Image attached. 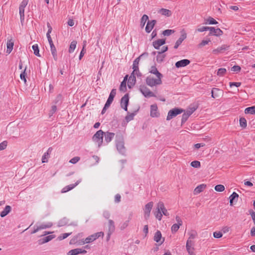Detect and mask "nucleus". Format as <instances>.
<instances>
[{
  "instance_id": "obj_1",
  "label": "nucleus",
  "mask_w": 255,
  "mask_h": 255,
  "mask_svg": "<svg viewBox=\"0 0 255 255\" xmlns=\"http://www.w3.org/2000/svg\"><path fill=\"white\" fill-rule=\"evenodd\" d=\"M136 58L133 63L132 69L133 71L130 77L128 78V88H130L133 86L136 83V78L140 76V74L138 71V62L140 57Z\"/></svg>"
},
{
  "instance_id": "obj_2",
  "label": "nucleus",
  "mask_w": 255,
  "mask_h": 255,
  "mask_svg": "<svg viewBox=\"0 0 255 255\" xmlns=\"http://www.w3.org/2000/svg\"><path fill=\"white\" fill-rule=\"evenodd\" d=\"M162 76H159L150 75L146 77V83L151 87L160 85L162 84Z\"/></svg>"
},
{
  "instance_id": "obj_3",
  "label": "nucleus",
  "mask_w": 255,
  "mask_h": 255,
  "mask_svg": "<svg viewBox=\"0 0 255 255\" xmlns=\"http://www.w3.org/2000/svg\"><path fill=\"white\" fill-rule=\"evenodd\" d=\"M104 132L102 130L97 131L92 137L93 141L100 147L103 141V135Z\"/></svg>"
},
{
  "instance_id": "obj_4",
  "label": "nucleus",
  "mask_w": 255,
  "mask_h": 255,
  "mask_svg": "<svg viewBox=\"0 0 255 255\" xmlns=\"http://www.w3.org/2000/svg\"><path fill=\"white\" fill-rule=\"evenodd\" d=\"M153 206V202H149L144 206L143 208V217L145 220H148L150 215L151 211Z\"/></svg>"
},
{
  "instance_id": "obj_5",
  "label": "nucleus",
  "mask_w": 255,
  "mask_h": 255,
  "mask_svg": "<svg viewBox=\"0 0 255 255\" xmlns=\"http://www.w3.org/2000/svg\"><path fill=\"white\" fill-rule=\"evenodd\" d=\"M187 33L184 29L180 31V36L175 42L174 48H178L182 42L187 38Z\"/></svg>"
},
{
  "instance_id": "obj_6",
  "label": "nucleus",
  "mask_w": 255,
  "mask_h": 255,
  "mask_svg": "<svg viewBox=\"0 0 255 255\" xmlns=\"http://www.w3.org/2000/svg\"><path fill=\"white\" fill-rule=\"evenodd\" d=\"M28 1V0H22L19 7V12L21 23H22L24 20V8L27 5Z\"/></svg>"
},
{
  "instance_id": "obj_7",
  "label": "nucleus",
  "mask_w": 255,
  "mask_h": 255,
  "mask_svg": "<svg viewBox=\"0 0 255 255\" xmlns=\"http://www.w3.org/2000/svg\"><path fill=\"white\" fill-rule=\"evenodd\" d=\"M183 112V110L180 109L175 108L170 110L168 113L166 118L167 121H169L174 117H176L177 115L182 113Z\"/></svg>"
},
{
  "instance_id": "obj_8",
  "label": "nucleus",
  "mask_w": 255,
  "mask_h": 255,
  "mask_svg": "<svg viewBox=\"0 0 255 255\" xmlns=\"http://www.w3.org/2000/svg\"><path fill=\"white\" fill-rule=\"evenodd\" d=\"M194 243L193 241H190V240H187L186 244V250L189 255H195L194 253Z\"/></svg>"
},
{
  "instance_id": "obj_9",
  "label": "nucleus",
  "mask_w": 255,
  "mask_h": 255,
  "mask_svg": "<svg viewBox=\"0 0 255 255\" xmlns=\"http://www.w3.org/2000/svg\"><path fill=\"white\" fill-rule=\"evenodd\" d=\"M140 91L145 97H155L154 94L145 86H141L140 87Z\"/></svg>"
},
{
  "instance_id": "obj_10",
  "label": "nucleus",
  "mask_w": 255,
  "mask_h": 255,
  "mask_svg": "<svg viewBox=\"0 0 255 255\" xmlns=\"http://www.w3.org/2000/svg\"><path fill=\"white\" fill-rule=\"evenodd\" d=\"M150 116L152 118H158L159 117L160 113L156 104H153L150 106Z\"/></svg>"
},
{
  "instance_id": "obj_11",
  "label": "nucleus",
  "mask_w": 255,
  "mask_h": 255,
  "mask_svg": "<svg viewBox=\"0 0 255 255\" xmlns=\"http://www.w3.org/2000/svg\"><path fill=\"white\" fill-rule=\"evenodd\" d=\"M103 236L104 233L102 232L95 233L86 238V243L87 244L92 243L99 238L100 237Z\"/></svg>"
},
{
  "instance_id": "obj_12",
  "label": "nucleus",
  "mask_w": 255,
  "mask_h": 255,
  "mask_svg": "<svg viewBox=\"0 0 255 255\" xmlns=\"http://www.w3.org/2000/svg\"><path fill=\"white\" fill-rule=\"evenodd\" d=\"M175 220L177 223L173 224L171 229V232L173 233H176L180 227L182 225V220L179 216H176L175 217Z\"/></svg>"
},
{
  "instance_id": "obj_13",
  "label": "nucleus",
  "mask_w": 255,
  "mask_h": 255,
  "mask_svg": "<svg viewBox=\"0 0 255 255\" xmlns=\"http://www.w3.org/2000/svg\"><path fill=\"white\" fill-rule=\"evenodd\" d=\"M167 49H165L164 50H163L161 51L152 52V54L153 55H156V61L158 62H161L163 61V59L165 57V55L164 54V53L165 51H166Z\"/></svg>"
},
{
  "instance_id": "obj_14",
  "label": "nucleus",
  "mask_w": 255,
  "mask_h": 255,
  "mask_svg": "<svg viewBox=\"0 0 255 255\" xmlns=\"http://www.w3.org/2000/svg\"><path fill=\"white\" fill-rule=\"evenodd\" d=\"M117 148L119 152L121 153L122 154H126V148L124 146V143L122 139L117 141Z\"/></svg>"
},
{
  "instance_id": "obj_15",
  "label": "nucleus",
  "mask_w": 255,
  "mask_h": 255,
  "mask_svg": "<svg viewBox=\"0 0 255 255\" xmlns=\"http://www.w3.org/2000/svg\"><path fill=\"white\" fill-rule=\"evenodd\" d=\"M161 205V202H159L156 205L155 211L154 212V215L157 219L161 221L162 217V211L159 208V206Z\"/></svg>"
},
{
  "instance_id": "obj_16",
  "label": "nucleus",
  "mask_w": 255,
  "mask_h": 255,
  "mask_svg": "<svg viewBox=\"0 0 255 255\" xmlns=\"http://www.w3.org/2000/svg\"><path fill=\"white\" fill-rule=\"evenodd\" d=\"M223 91L218 88H213L211 91V97L213 98H219L222 96Z\"/></svg>"
},
{
  "instance_id": "obj_17",
  "label": "nucleus",
  "mask_w": 255,
  "mask_h": 255,
  "mask_svg": "<svg viewBox=\"0 0 255 255\" xmlns=\"http://www.w3.org/2000/svg\"><path fill=\"white\" fill-rule=\"evenodd\" d=\"M154 241L159 245H161L164 241V238L162 237V235L159 231H157L154 236Z\"/></svg>"
},
{
  "instance_id": "obj_18",
  "label": "nucleus",
  "mask_w": 255,
  "mask_h": 255,
  "mask_svg": "<svg viewBox=\"0 0 255 255\" xmlns=\"http://www.w3.org/2000/svg\"><path fill=\"white\" fill-rule=\"evenodd\" d=\"M121 108L125 111H128V94H126L121 100L120 102Z\"/></svg>"
},
{
  "instance_id": "obj_19",
  "label": "nucleus",
  "mask_w": 255,
  "mask_h": 255,
  "mask_svg": "<svg viewBox=\"0 0 255 255\" xmlns=\"http://www.w3.org/2000/svg\"><path fill=\"white\" fill-rule=\"evenodd\" d=\"M116 95V90L115 89H113L112 90L109 97L106 102V107H110L111 104L112 103L114 98Z\"/></svg>"
},
{
  "instance_id": "obj_20",
  "label": "nucleus",
  "mask_w": 255,
  "mask_h": 255,
  "mask_svg": "<svg viewBox=\"0 0 255 255\" xmlns=\"http://www.w3.org/2000/svg\"><path fill=\"white\" fill-rule=\"evenodd\" d=\"M156 23V21L155 20H148L145 28L146 32L149 33L153 28Z\"/></svg>"
},
{
  "instance_id": "obj_21",
  "label": "nucleus",
  "mask_w": 255,
  "mask_h": 255,
  "mask_svg": "<svg viewBox=\"0 0 255 255\" xmlns=\"http://www.w3.org/2000/svg\"><path fill=\"white\" fill-rule=\"evenodd\" d=\"M87 253V251L82 249H75L71 250L67 253L68 255H77L79 254H85Z\"/></svg>"
},
{
  "instance_id": "obj_22",
  "label": "nucleus",
  "mask_w": 255,
  "mask_h": 255,
  "mask_svg": "<svg viewBox=\"0 0 255 255\" xmlns=\"http://www.w3.org/2000/svg\"><path fill=\"white\" fill-rule=\"evenodd\" d=\"M194 108L191 109L187 110L185 113L182 115L181 122L182 123H185L188 119L189 117L195 111Z\"/></svg>"
},
{
  "instance_id": "obj_23",
  "label": "nucleus",
  "mask_w": 255,
  "mask_h": 255,
  "mask_svg": "<svg viewBox=\"0 0 255 255\" xmlns=\"http://www.w3.org/2000/svg\"><path fill=\"white\" fill-rule=\"evenodd\" d=\"M223 34V31L219 28L212 27V30L209 32L210 35L219 36Z\"/></svg>"
},
{
  "instance_id": "obj_24",
  "label": "nucleus",
  "mask_w": 255,
  "mask_h": 255,
  "mask_svg": "<svg viewBox=\"0 0 255 255\" xmlns=\"http://www.w3.org/2000/svg\"><path fill=\"white\" fill-rule=\"evenodd\" d=\"M128 80V75L124 77V80L122 82L119 90L122 92H125L127 91V81Z\"/></svg>"
},
{
  "instance_id": "obj_25",
  "label": "nucleus",
  "mask_w": 255,
  "mask_h": 255,
  "mask_svg": "<svg viewBox=\"0 0 255 255\" xmlns=\"http://www.w3.org/2000/svg\"><path fill=\"white\" fill-rule=\"evenodd\" d=\"M190 63V61L188 59H183L180 61H177L175 63V66L177 68L183 67Z\"/></svg>"
},
{
  "instance_id": "obj_26",
  "label": "nucleus",
  "mask_w": 255,
  "mask_h": 255,
  "mask_svg": "<svg viewBox=\"0 0 255 255\" xmlns=\"http://www.w3.org/2000/svg\"><path fill=\"white\" fill-rule=\"evenodd\" d=\"M54 237L55 236L53 235H49L47 237H45L38 241L39 244H43L47 243L52 240L54 238Z\"/></svg>"
},
{
  "instance_id": "obj_27",
  "label": "nucleus",
  "mask_w": 255,
  "mask_h": 255,
  "mask_svg": "<svg viewBox=\"0 0 255 255\" xmlns=\"http://www.w3.org/2000/svg\"><path fill=\"white\" fill-rule=\"evenodd\" d=\"M158 12L162 15L167 17L170 16L172 14V12L171 10L165 8L160 9L158 11Z\"/></svg>"
},
{
  "instance_id": "obj_28",
  "label": "nucleus",
  "mask_w": 255,
  "mask_h": 255,
  "mask_svg": "<svg viewBox=\"0 0 255 255\" xmlns=\"http://www.w3.org/2000/svg\"><path fill=\"white\" fill-rule=\"evenodd\" d=\"M11 207L9 205H6L4 209L0 212V217L2 218L4 217L11 211Z\"/></svg>"
},
{
  "instance_id": "obj_29",
  "label": "nucleus",
  "mask_w": 255,
  "mask_h": 255,
  "mask_svg": "<svg viewBox=\"0 0 255 255\" xmlns=\"http://www.w3.org/2000/svg\"><path fill=\"white\" fill-rule=\"evenodd\" d=\"M206 185L202 184L198 185L194 190V194L197 195L202 192L206 188Z\"/></svg>"
},
{
  "instance_id": "obj_30",
  "label": "nucleus",
  "mask_w": 255,
  "mask_h": 255,
  "mask_svg": "<svg viewBox=\"0 0 255 255\" xmlns=\"http://www.w3.org/2000/svg\"><path fill=\"white\" fill-rule=\"evenodd\" d=\"M165 42L164 39H160L153 42V46L154 48H159L160 46L163 45Z\"/></svg>"
},
{
  "instance_id": "obj_31",
  "label": "nucleus",
  "mask_w": 255,
  "mask_h": 255,
  "mask_svg": "<svg viewBox=\"0 0 255 255\" xmlns=\"http://www.w3.org/2000/svg\"><path fill=\"white\" fill-rule=\"evenodd\" d=\"M115 133L113 132H107L105 133V139L107 142H110L114 138Z\"/></svg>"
},
{
  "instance_id": "obj_32",
  "label": "nucleus",
  "mask_w": 255,
  "mask_h": 255,
  "mask_svg": "<svg viewBox=\"0 0 255 255\" xmlns=\"http://www.w3.org/2000/svg\"><path fill=\"white\" fill-rule=\"evenodd\" d=\"M149 72L151 74V75L159 76H162V75L158 71L155 66H151L149 69Z\"/></svg>"
},
{
  "instance_id": "obj_33",
  "label": "nucleus",
  "mask_w": 255,
  "mask_h": 255,
  "mask_svg": "<svg viewBox=\"0 0 255 255\" xmlns=\"http://www.w3.org/2000/svg\"><path fill=\"white\" fill-rule=\"evenodd\" d=\"M238 197H239V195L237 193H236L235 192H233L232 193V194H231L230 196V197H229L230 204L231 206L233 205L234 201H235L236 200H237Z\"/></svg>"
},
{
  "instance_id": "obj_34",
  "label": "nucleus",
  "mask_w": 255,
  "mask_h": 255,
  "mask_svg": "<svg viewBox=\"0 0 255 255\" xmlns=\"http://www.w3.org/2000/svg\"><path fill=\"white\" fill-rule=\"evenodd\" d=\"M115 230V226L114 222L111 220H109V236H111V234Z\"/></svg>"
},
{
  "instance_id": "obj_35",
  "label": "nucleus",
  "mask_w": 255,
  "mask_h": 255,
  "mask_svg": "<svg viewBox=\"0 0 255 255\" xmlns=\"http://www.w3.org/2000/svg\"><path fill=\"white\" fill-rule=\"evenodd\" d=\"M148 21V16L146 14H144L140 19V26L143 27L146 22Z\"/></svg>"
},
{
  "instance_id": "obj_36",
  "label": "nucleus",
  "mask_w": 255,
  "mask_h": 255,
  "mask_svg": "<svg viewBox=\"0 0 255 255\" xmlns=\"http://www.w3.org/2000/svg\"><path fill=\"white\" fill-rule=\"evenodd\" d=\"M159 208L162 211V215H164L166 216H169V214L167 210L165 208L164 203L162 202H161V205L159 206Z\"/></svg>"
},
{
  "instance_id": "obj_37",
  "label": "nucleus",
  "mask_w": 255,
  "mask_h": 255,
  "mask_svg": "<svg viewBox=\"0 0 255 255\" xmlns=\"http://www.w3.org/2000/svg\"><path fill=\"white\" fill-rule=\"evenodd\" d=\"M245 113L246 114H255V106H252L246 108L245 110Z\"/></svg>"
},
{
  "instance_id": "obj_38",
  "label": "nucleus",
  "mask_w": 255,
  "mask_h": 255,
  "mask_svg": "<svg viewBox=\"0 0 255 255\" xmlns=\"http://www.w3.org/2000/svg\"><path fill=\"white\" fill-rule=\"evenodd\" d=\"M205 24H218V22L213 17H209L206 20Z\"/></svg>"
},
{
  "instance_id": "obj_39",
  "label": "nucleus",
  "mask_w": 255,
  "mask_h": 255,
  "mask_svg": "<svg viewBox=\"0 0 255 255\" xmlns=\"http://www.w3.org/2000/svg\"><path fill=\"white\" fill-rule=\"evenodd\" d=\"M50 150V148H49L48 151L44 153L42 157V163L47 162L48 161V158H49V151Z\"/></svg>"
},
{
  "instance_id": "obj_40",
  "label": "nucleus",
  "mask_w": 255,
  "mask_h": 255,
  "mask_svg": "<svg viewBox=\"0 0 255 255\" xmlns=\"http://www.w3.org/2000/svg\"><path fill=\"white\" fill-rule=\"evenodd\" d=\"M211 44V41L209 39H206L203 40L201 43L199 44V46L201 47H203L206 45H210Z\"/></svg>"
},
{
  "instance_id": "obj_41",
  "label": "nucleus",
  "mask_w": 255,
  "mask_h": 255,
  "mask_svg": "<svg viewBox=\"0 0 255 255\" xmlns=\"http://www.w3.org/2000/svg\"><path fill=\"white\" fill-rule=\"evenodd\" d=\"M240 126L243 128H245L247 127V121L244 118H241L240 119Z\"/></svg>"
},
{
  "instance_id": "obj_42",
  "label": "nucleus",
  "mask_w": 255,
  "mask_h": 255,
  "mask_svg": "<svg viewBox=\"0 0 255 255\" xmlns=\"http://www.w3.org/2000/svg\"><path fill=\"white\" fill-rule=\"evenodd\" d=\"M227 70L225 68H221L218 70L217 74L219 76H223L226 73Z\"/></svg>"
},
{
  "instance_id": "obj_43",
  "label": "nucleus",
  "mask_w": 255,
  "mask_h": 255,
  "mask_svg": "<svg viewBox=\"0 0 255 255\" xmlns=\"http://www.w3.org/2000/svg\"><path fill=\"white\" fill-rule=\"evenodd\" d=\"M225 186L222 184H219L215 187V190L217 192H223L225 190Z\"/></svg>"
},
{
  "instance_id": "obj_44",
  "label": "nucleus",
  "mask_w": 255,
  "mask_h": 255,
  "mask_svg": "<svg viewBox=\"0 0 255 255\" xmlns=\"http://www.w3.org/2000/svg\"><path fill=\"white\" fill-rule=\"evenodd\" d=\"M175 31L172 29H166L162 32V34L164 36H169L171 35L172 34L174 33Z\"/></svg>"
},
{
  "instance_id": "obj_45",
  "label": "nucleus",
  "mask_w": 255,
  "mask_h": 255,
  "mask_svg": "<svg viewBox=\"0 0 255 255\" xmlns=\"http://www.w3.org/2000/svg\"><path fill=\"white\" fill-rule=\"evenodd\" d=\"M191 166L194 168H200L201 167L200 162L195 160L191 162Z\"/></svg>"
},
{
  "instance_id": "obj_46",
  "label": "nucleus",
  "mask_w": 255,
  "mask_h": 255,
  "mask_svg": "<svg viewBox=\"0 0 255 255\" xmlns=\"http://www.w3.org/2000/svg\"><path fill=\"white\" fill-rule=\"evenodd\" d=\"M196 236V232L192 231L189 233V237L188 240H190V241H192L193 239L195 238Z\"/></svg>"
},
{
  "instance_id": "obj_47",
  "label": "nucleus",
  "mask_w": 255,
  "mask_h": 255,
  "mask_svg": "<svg viewBox=\"0 0 255 255\" xmlns=\"http://www.w3.org/2000/svg\"><path fill=\"white\" fill-rule=\"evenodd\" d=\"M52 223H48L47 224H42L40 226H39L38 227L40 230H42V229L50 228L52 226Z\"/></svg>"
},
{
  "instance_id": "obj_48",
  "label": "nucleus",
  "mask_w": 255,
  "mask_h": 255,
  "mask_svg": "<svg viewBox=\"0 0 255 255\" xmlns=\"http://www.w3.org/2000/svg\"><path fill=\"white\" fill-rule=\"evenodd\" d=\"M72 234V233H64V234H62V235H61L60 236H59L58 237V239L59 240H64L66 238H67L69 236H70L71 234Z\"/></svg>"
},
{
  "instance_id": "obj_49",
  "label": "nucleus",
  "mask_w": 255,
  "mask_h": 255,
  "mask_svg": "<svg viewBox=\"0 0 255 255\" xmlns=\"http://www.w3.org/2000/svg\"><path fill=\"white\" fill-rule=\"evenodd\" d=\"M25 70L26 68H25L24 71L20 75V79L24 81V83L26 82Z\"/></svg>"
},
{
  "instance_id": "obj_50",
  "label": "nucleus",
  "mask_w": 255,
  "mask_h": 255,
  "mask_svg": "<svg viewBox=\"0 0 255 255\" xmlns=\"http://www.w3.org/2000/svg\"><path fill=\"white\" fill-rule=\"evenodd\" d=\"M80 159V157L79 156H75L72 159H71L69 161V162L72 164H75L77 163Z\"/></svg>"
},
{
  "instance_id": "obj_51",
  "label": "nucleus",
  "mask_w": 255,
  "mask_h": 255,
  "mask_svg": "<svg viewBox=\"0 0 255 255\" xmlns=\"http://www.w3.org/2000/svg\"><path fill=\"white\" fill-rule=\"evenodd\" d=\"M81 181V180H79L78 181H77L75 184H70V185H69L68 186H67V187H68V188H70V190L73 189L74 188H75L77 185H78Z\"/></svg>"
},
{
  "instance_id": "obj_52",
  "label": "nucleus",
  "mask_w": 255,
  "mask_h": 255,
  "mask_svg": "<svg viewBox=\"0 0 255 255\" xmlns=\"http://www.w3.org/2000/svg\"><path fill=\"white\" fill-rule=\"evenodd\" d=\"M7 142L6 141H3L0 143V151L6 148Z\"/></svg>"
},
{
  "instance_id": "obj_53",
  "label": "nucleus",
  "mask_w": 255,
  "mask_h": 255,
  "mask_svg": "<svg viewBox=\"0 0 255 255\" xmlns=\"http://www.w3.org/2000/svg\"><path fill=\"white\" fill-rule=\"evenodd\" d=\"M67 224V221L66 218L61 220L58 223V226L61 227L64 226Z\"/></svg>"
},
{
  "instance_id": "obj_54",
  "label": "nucleus",
  "mask_w": 255,
  "mask_h": 255,
  "mask_svg": "<svg viewBox=\"0 0 255 255\" xmlns=\"http://www.w3.org/2000/svg\"><path fill=\"white\" fill-rule=\"evenodd\" d=\"M223 234L221 232H215L213 233V236L215 238H220L222 237Z\"/></svg>"
},
{
  "instance_id": "obj_55",
  "label": "nucleus",
  "mask_w": 255,
  "mask_h": 255,
  "mask_svg": "<svg viewBox=\"0 0 255 255\" xmlns=\"http://www.w3.org/2000/svg\"><path fill=\"white\" fill-rule=\"evenodd\" d=\"M241 67L238 65L234 66L233 67L231 68V71L236 72H240L241 71Z\"/></svg>"
},
{
  "instance_id": "obj_56",
  "label": "nucleus",
  "mask_w": 255,
  "mask_h": 255,
  "mask_svg": "<svg viewBox=\"0 0 255 255\" xmlns=\"http://www.w3.org/2000/svg\"><path fill=\"white\" fill-rule=\"evenodd\" d=\"M14 45V42L12 39L7 41L6 43L7 48H13Z\"/></svg>"
},
{
  "instance_id": "obj_57",
  "label": "nucleus",
  "mask_w": 255,
  "mask_h": 255,
  "mask_svg": "<svg viewBox=\"0 0 255 255\" xmlns=\"http://www.w3.org/2000/svg\"><path fill=\"white\" fill-rule=\"evenodd\" d=\"M241 83L240 82H230V86L232 87L233 86H235L237 87H239L241 86Z\"/></svg>"
},
{
  "instance_id": "obj_58",
  "label": "nucleus",
  "mask_w": 255,
  "mask_h": 255,
  "mask_svg": "<svg viewBox=\"0 0 255 255\" xmlns=\"http://www.w3.org/2000/svg\"><path fill=\"white\" fill-rule=\"evenodd\" d=\"M52 54L54 58V59H57V50L56 49H51Z\"/></svg>"
},
{
  "instance_id": "obj_59",
  "label": "nucleus",
  "mask_w": 255,
  "mask_h": 255,
  "mask_svg": "<svg viewBox=\"0 0 255 255\" xmlns=\"http://www.w3.org/2000/svg\"><path fill=\"white\" fill-rule=\"evenodd\" d=\"M121 195L119 194H117V195H116L115 197V202L116 203L120 202L121 201Z\"/></svg>"
},
{
  "instance_id": "obj_60",
  "label": "nucleus",
  "mask_w": 255,
  "mask_h": 255,
  "mask_svg": "<svg viewBox=\"0 0 255 255\" xmlns=\"http://www.w3.org/2000/svg\"><path fill=\"white\" fill-rule=\"evenodd\" d=\"M205 146V144L203 143H196L194 145V146L195 148L198 149L201 147H203Z\"/></svg>"
},
{
  "instance_id": "obj_61",
  "label": "nucleus",
  "mask_w": 255,
  "mask_h": 255,
  "mask_svg": "<svg viewBox=\"0 0 255 255\" xmlns=\"http://www.w3.org/2000/svg\"><path fill=\"white\" fill-rule=\"evenodd\" d=\"M86 52V49H82L79 55V59L81 60Z\"/></svg>"
},
{
  "instance_id": "obj_62",
  "label": "nucleus",
  "mask_w": 255,
  "mask_h": 255,
  "mask_svg": "<svg viewBox=\"0 0 255 255\" xmlns=\"http://www.w3.org/2000/svg\"><path fill=\"white\" fill-rule=\"evenodd\" d=\"M127 122H128V115L125 116V120H124L122 123V126L124 127H126Z\"/></svg>"
},
{
  "instance_id": "obj_63",
  "label": "nucleus",
  "mask_w": 255,
  "mask_h": 255,
  "mask_svg": "<svg viewBox=\"0 0 255 255\" xmlns=\"http://www.w3.org/2000/svg\"><path fill=\"white\" fill-rule=\"evenodd\" d=\"M196 31L202 32L206 31V27L205 26H201L198 27L196 30Z\"/></svg>"
},
{
  "instance_id": "obj_64",
  "label": "nucleus",
  "mask_w": 255,
  "mask_h": 255,
  "mask_svg": "<svg viewBox=\"0 0 255 255\" xmlns=\"http://www.w3.org/2000/svg\"><path fill=\"white\" fill-rule=\"evenodd\" d=\"M249 212L252 216V219L254 223L255 224V212H254L253 210H250Z\"/></svg>"
}]
</instances>
